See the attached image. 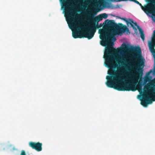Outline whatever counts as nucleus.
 <instances>
[{
    "label": "nucleus",
    "mask_w": 155,
    "mask_h": 155,
    "mask_svg": "<svg viewBox=\"0 0 155 155\" xmlns=\"http://www.w3.org/2000/svg\"><path fill=\"white\" fill-rule=\"evenodd\" d=\"M122 46L125 51H134L137 53L134 57L136 59L138 60V63L133 66L130 65L124 58L120 57L117 58H115L117 62L122 66L126 67V64L129 65V67H126L128 71V74H126V78H122L119 74L116 76V71L114 69L117 68V66L114 63V59L111 56L113 54L111 51L114 50L120 51L121 49L120 48L115 49L112 45H109V47L106 48L104 55L105 59L104 64L105 66L109 68L108 74L110 75L107 76V81L106 82V84L108 87L113 88L119 91H135L137 90L135 86L133 84V83H126V80L131 81L133 82H135L136 83L139 80L137 87L141 95L140 97L142 98L141 104L144 107H146L148 104L155 101V84L147 86V84L151 83V80L148 83L144 86L143 91L142 90V85L140 82L142 81L141 78L143 74V69L145 65V60L142 56L140 48V47L134 48L124 43L122 45Z\"/></svg>",
    "instance_id": "f257e3e1"
},
{
    "label": "nucleus",
    "mask_w": 155,
    "mask_h": 155,
    "mask_svg": "<svg viewBox=\"0 0 155 155\" xmlns=\"http://www.w3.org/2000/svg\"><path fill=\"white\" fill-rule=\"evenodd\" d=\"M104 23L110 30L100 35V38L102 40L101 44L103 46H105L107 45L110 38L115 41L116 40L115 36L116 35H121L126 31H129V29L126 25H124L121 23L117 24L114 20L107 19L105 20Z\"/></svg>",
    "instance_id": "f03ea898"
},
{
    "label": "nucleus",
    "mask_w": 155,
    "mask_h": 155,
    "mask_svg": "<svg viewBox=\"0 0 155 155\" xmlns=\"http://www.w3.org/2000/svg\"><path fill=\"white\" fill-rule=\"evenodd\" d=\"M99 27L97 25L95 26L94 24L90 27L84 26L82 27L80 26L78 28V30H80L82 28H85V31L83 32L82 35L78 32H73V37L75 38L83 37L87 38L88 39H91L93 37L97 29Z\"/></svg>",
    "instance_id": "7ed1b4c3"
},
{
    "label": "nucleus",
    "mask_w": 155,
    "mask_h": 155,
    "mask_svg": "<svg viewBox=\"0 0 155 155\" xmlns=\"http://www.w3.org/2000/svg\"><path fill=\"white\" fill-rule=\"evenodd\" d=\"M73 2H76V0H72ZM60 2L62 4V7L64 8L65 11V16L69 20L74 19V16L71 8L69 6L68 1L67 0H60Z\"/></svg>",
    "instance_id": "20e7f679"
},
{
    "label": "nucleus",
    "mask_w": 155,
    "mask_h": 155,
    "mask_svg": "<svg viewBox=\"0 0 155 155\" xmlns=\"http://www.w3.org/2000/svg\"><path fill=\"white\" fill-rule=\"evenodd\" d=\"M119 18L121 19L122 20L126 22L127 24V25H128L129 24L131 25V26L134 29H135L136 30V28L133 26V25L132 24V23H133L134 25L137 26V29L139 30V31L140 33V35L141 38L143 41H144L145 39V35L144 34L143 31L142 30V29L140 28L139 26L137 25L136 22H134L133 20L129 18L128 19H127L126 18H121L120 17H118Z\"/></svg>",
    "instance_id": "39448f33"
},
{
    "label": "nucleus",
    "mask_w": 155,
    "mask_h": 155,
    "mask_svg": "<svg viewBox=\"0 0 155 155\" xmlns=\"http://www.w3.org/2000/svg\"><path fill=\"white\" fill-rule=\"evenodd\" d=\"M29 147L33 149H34L37 151H40L42 150V143L39 142L35 143L33 142H30L29 143Z\"/></svg>",
    "instance_id": "423d86ee"
},
{
    "label": "nucleus",
    "mask_w": 155,
    "mask_h": 155,
    "mask_svg": "<svg viewBox=\"0 0 155 155\" xmlns=\"http://www.w3.org/2000/svg\"><path fill=\"white\" fill-rule=\"evenodd\" d=\"M103 19V18L102 17V16L101 15H98L97 17L95 18H92L91 21H90L91 24L90 25V26H87L88 27H90L93 25H94L96 26L97 25L99 26V28L100 27H101V25H98V22L100 21L101 20Z\"/></svg>",
    "instance_id": "0eeeda50"
},
{
    "label": "nucleus",
    "mask_w": 155,
    "mask_h": 155,
    "mask_svg": "<svg viewBox=\"0 0 155 155\" xmlns=\"http://www.w3.org/2000/svg\"><path fill=\"white\" fill-rule=\"evenodd\" d=\"M101 15L102 16L103 18H104V19L106 18L108 16L105 13L101 14Z\"/></svg>",
    "instance_id": "6e6552de"
},
{
    "label": "nucleus",
    "mask_w": 155,
    "mask_h": 155,
    "mask_svg": "<svg viewBox=\"0 0 155 155\" xmlns=\"http://www.w3.org/2000/svg\"><path fill=\"white\" fill-rule=\"evenodd\" d=\"M21 155H26V154L25 150H22L21 151Z\"/></svg>",
    "instance_id": "1a4fd4ad"
},
{
    "label": "nucleus",
    "mask_w": 155,
    "mask_h": 155,
    "mask_svg": "<svg viewBox=\"0 0 155 155\" xmlns=\"http://www.w3.org/2000/svg\"><path fill=\"white\" fill-rule=\"evenodd\" d=\"M152 72V70H150V71H149V72H147V75H149L150 73Z\"/></svg>",
    "instance_id": "9d476101"
},
{
    "label": "nucleus",
    "mask_w": 155,
    "mask_h": 155,
    "mask_svg": "<svg viewBox=\"0 0 155 155\" xmlns=\"http://www.w3.org/2000/svg\"><path fill=\"white\" fill-rule=\"evenodd\" d=\"M72 23L74 25V26H77V25H76V23L75 22H74L73 21H72Z\"/></svg>",
    "instance_id": "9b49d317"
},
{
    "label": "nucleus",
    "mask_w": 155,
    "mask_h": 155,
    "mask_svg": "<svg viewBox=\"0 0 155 155\" xmlns=\"http://www.w3.org/2000/svg\"><path fill=\"white\" fill-rule=\"evenodd\" d=\"M79 24H80V25H81L83 24V23L82 21H81L80 22V23H79Z\"/></svg>",
    "instance_id": "f8f14e48"
},
{
    "label": "nucleus",
    "mask_w": 155,
    "mask_h": 155,
    "mask_svg": "<svg viewBox=\"0 0 155 155\" xmlns=\"http://www.w3.org/2000/svg\"><path fill=\"white\" fill-rule=\"evenodd\" d=\"M112 16H113L114 17H115V16L114 15H112Z\"/></svg>",
    "instance_id": "ddd939ff"
}]
</instances>
